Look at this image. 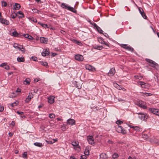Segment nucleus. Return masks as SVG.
I'll use <instances>...</instances> for the list:
<instances>
[{"mask_svg": "<svg viewBox=\"0 0 159 159\" xmlns=\"http://www.w3.org/2000/svg\"><path fill=\"white\" fill-rule=\"evenodd\" d=\"M61 7L62 8H65L75 13L77 12V11L73 7L69 6L68 5L66 4L65 3H62L61 5Z\"/></svg>", "mask_w": 159, "mask_h": 159, "instance_id": "nucleus-1", "label": "nucleus"}, {"mask_svg": "<svg viewBox=\"0 0 159 159\" xmlns=\"http://www.w3.org/2000/svg\"><path fill=\"white\" fill-rule=\"evenodd\" d=\"M138 114L139 118L143 120L146 121L148 117V116L146 113H144L143 112H139L136 113Z\"/></svg>", "mask_w": 159, "mask_h": 159, "instance_id": "nucleus-2", "label": "nucleus"}, {"mask_svg": "<svg viewBox=\"0 0 159 159\" xmlns=\"http://www.w3.org/2000/svg\"><path fill=\"white\" fill-rule=\"evenodd\" d=\"M145 61L150 63L149 66L153 68H155L156 66H158V64L148 58L145 59Z\"/></svg>", "mask_w": 159, "mask_h": 159, "instance_id": "nucleus-3", "label": "nucleus"}, {"mask_svg": "<svg viewBox=\"0 0 159 159\" xmlns=\"http://www.w3.org/2000/svg\"><path fill=\"white\" fill-rule=\"evenodd\" d=\"M116 131L118 133L125 134L126 133V131L125 129H124L121 126L118 125L116 128Z\"/></svg>", "mask_w": 159, "mask_h": 159, "instance_id": "nucleus-4", "label": "nucleus"}, {"mask_svg": "<svg viewBox=\"0 0 159 159\" xmlns=\"http://www.w3.org/2000/svg\"><path fill=\"white\" fill-rule=\"evenodd\" d=\"M148 110L151 113L157 116H159V110L157 109L149 108Z\"/></svg>", "mask_w": 159, "mask_h": 159, "instance_id": "nucleus-5", "label": "nucleus"}, {"mask_svg": "<svg viewBox=\"0 0 159 159\" xmlns=\"http://www.w3.org/2000/svg\"><path fill=\"white\" fill-rule=\"evenodd\" d=\"M85 68L86 69L90 71L93 72L96 70V69L93 66L89 65H86L85 66Z\"/></svg>", "mask_w": 159, "mask_h": 159, "instance_id": "nucleus-6", "label": "nucleus"}, {"mask_svg": "<svg viewBox=\"0 0 159 159\" xmlns=\"http://www.w3.org/2000/svg\"><path fill=\"white\" fill-rule=\"evenodd\" d=\"M75 58L76 60L79 61H82L84 59L83 56L82 55L79 54L75 55Z\"/></svg>", "mask_w": 159, "mask_h": 159, "instance_id": "nucleus-7", "label": "nucleus"}, {"mask_svg": "<svg viewBox=\"0 0 159 159\" xmlns=\"http://www.w3.org/2000/svg\"><path fill=\"white\" fill-rule=\"evenodd\" d=\"M87 139L90 144H93L94 143V140L92 136H88L87 137Z\"/></svg>", "mask_w": 159, "mask_h": 159, "instance_id": "nucleus-8", "label": "nucleus"}, {"mask_svg": "<svg viewBox=\"0 0 159 159\" xmlns=\"http://www.w3.org/2000/svg\"><path fill=\"white\" fill-rule=\"evenodd\" d=\"M129 126L131 128H133L134 130L137 131H141L142 129L137 126H133L131 125H129Z\"/></svg>", "mask_w": 159, "mask_h": 159, "instance_id": "nucleus-9", "label": "nucleus"}, {"mask_svg": "<svg viewBox=\"0 0 159 159\" xmlns=\"http://www.w3.org/2000/svg\"><path fill=\"white\" fill-rule=\"evenodd\" d=\"M115 73V69L114 68H111L108 73V75L109 76H111L114 75Z\"/></svg>", "mask_w": 159, "mask_h": 159, "instance_id": "nucleus-10", "label": "nucleus"}, {"mask_svg": "<svg viewBox=\"0 0 159 159\" xmlns=\"http://www.w3.org/2000/svg\"><path fill=\"white\" fill-rule=\"evenodd\" d=\"M0 22L2 24L8 25L9 24V21L6 19L0 18Z\"/></svg>", "mask_w": 159, "mask_h": 159, "instance_id": "nucleus-11", "label": "nucleus"}, {"mask_svg": "<svg viewBox=\"0 0 159 159\" xmlns=\"http://www.w3.org/2000/svg\"><path fill=\"white\" fill-rule=\"evenodd\" d=\"M49 49H44L43 52H42V55L43 56L45 57L46 55H48L49 54Z\"/></svg>", "mask_w": 159, "mask_h": 159, "instance_id": "nucleus-12", "label": "nucleus"}, {"mask_svg": "<svg viewBox=\"0 0 159 159\" xmlns=\"http://www.w3.org/2000/svg\"><path fill=\"white\" fill-rule=\"evenodd\" d=\"M67 124L69 125H73L75 124V121L72 119H69L67 120Z\"/></svg>", "mask_w": 159, "mask_h": 159, "instance_id": "nucleus-13", "label": "nucleus"}, {"mask_svg": "<svg viewBox=\"0 0 159 159\" xmlns=\"http://www.w3.org/2000/svg\"><path fill=\"white\" fill-rule=\"evenodd\" d=\"M40 42L42 43H46L48 41V39L47 38L43 37H41L40 38Z\"/></svg>", "mask_w": 159, "mask_h": 159, "instance_id": "nucleus-14", "label": "nucleus"}, {"mask_svg": "<svg viewBox=\"0 0 159 159\" xmlns=\"http://www.w3.org/2000/svg\"><path fill=\"white\" fill-rule=\"evenodd\" d=\"M54 97L53 96L49 97L48 98V103L51 104L53 103L54 102Z\"/></svg>", "mask_w": 159, "mask_h": 159, "instance_id": "nucleus-15", "label": "nucleus"}, {"mask_svg": "<svg viewBox=\"0 0 159 159\" xmlns=\"http://www.w3.org/2000/svg\"><path fill=\"white\" fill-rule=\"evenodd\" d=\"M33 98V95L31 92L29 93V95L27 97V98L26 99L27 102H29L30 100Z\"/></svg>", "mask_w": 159, "mask_h": 159, "instance_id": "nucleus-16", "label": "nucleus"}, {"mask_svg": "<svg viewBox=\"0 0 159 159\" xmlns=\"http://www.w3.org/2000/svg\"><path fill=\"white\" fill-rule=\"evenodd\" d=\"M101 159H106L107 158V155L105 153H102L100 155Z\"/></svg>", "mask_w": 159, "mask_h": 159, "instance_id": "nucleus-17", "label": "nucleus"}, {"mask_svg": "<svg viewBox=\"0 0 159 159\" xmlns=\"http://www.w3.org/2000/svg\"><path fill=\"white\" fill-rule=\"evenodd\" d=\"M17 59V61L19 62H23L25 61L24 57L22 56L18 57Z\"/></svg>", "mask_w": 159, "mask_h": 159, "instance_id": "nucleus-18", "label": "nucleus"}, {"mask_svg": "<svg viewBox=\"0 0 159 159\" xmlns=\"http://www.w3.org/2000/svg\"><path fill=\"white\" fill-rule=\"evenodd\" d=\"M13 7L15 9L18 10L20 8V6L18 3H15V5H14Z\"/></svg>", "mask_w": 159, "mask_h": 159, "instance_id": "nucleus-19", "label": "nucleus"}, {"mask_svg": "<svg viewBox=\"0 0 159 159\" xmlns=\"http://www.w3.org/2000/svg\"><path fill=\"white\" fill-rule=\"evenodd\" d=\"M138 84H140V85H141L142 88H146L145 86L146 85V83H145L144 82L142 81H140L139 82H138Z\"/></svg>", "mask_w": 159, "mask_h": 159, "instance_id": "nucleus-20", "label": "nucleus"}, {"mask_svg": "<svg viewBox=\"0 0 159 159\" xmlns=\"http://www.w3.org/2000/svg\"><path fill=\"white\" fill-rule=\"evenodd\" d=\"M19 103V102L18 101H16V102L11 103V104H9V106H10L11 107H13L15 106H16L18 105Z\"/></svg>", "mask_w": 159, "mask_h": 159, "instance_id": "nucleus-21", "label": "nucleus"}, {"mask_svg": "<svg viewBox=\"0 0 159 159\" xmlns=\"http://www.w3.org/2000/svg\"><path fill=\"white\" fill-rule=\"evenodd\" d=\"M24 36L25 38H27L30 40H33L34 39V38L28 34H24Z\"/></svg>", "mask_w": 159, "mask_h": 159, "instance_id": "nucleus-22", "label": "nucleus"}, {"mask_svg": "<svg viewBox=\"0 0 159 159\" xmlns=\"http://www.w3.org/2000/svg\"><path fill=\"white\" fill-rule=\"evenodd\" d=\"M103 47L102 46H100L98 45H96L93 46V48L95 49L98 50H101L102 49Z\"/></svg>", "mask_w": 159, "mask_h": 159, "instance_id": "nucleus-23", "label": "nucleus"}, {"mask_svg": "<svg viewBox=\"0 0 159 159\" xmlns=\"http://www.w3.org/2000/svg\"><path fill=\"white\" fill-rule=\"evenodd\" d=\"M17 14H18L20 15V16H18V17L19 18H22L24 16V14L23 12L21 11H19L17 12Z\"/></svg>", "mask_w": 159, "mask_h": 159, "instance_id": "nucleus-24", "label": "nucleus"}, {"mask_svg": "<svg viewBox=\"0 0 159 159\" xmlns=\"http://www.w3.org/2000/svg\"><path fill=\"white\" fill-rule=\"evenodd\" d=\"M34 145L35 146L39 147H42L43 146L42 143L38 142H36L34 143Z\"/></svg>", "mask_w": 159, "mask_h": 159, "instance_id": "nucleus-25", "label": "nucleus"}, {"mask_svg": "<svg viewBox=\"0 0 159 159\" xmlns=\"http://www.w3.org/2000/svg\"><path fill=\"white\" fill-rule=\"evenodd\" d=\"M12 35L14 37H18L19 35V34L16 30H15L11 33Z\"/></svg>", "mask_w": 159, "mask_h": 159, "instance_id": "nucleus-26", "label": "nucleus"}, {"mask_svg": "<svg viewBox=\"0 0 159 159\" xmlns=\"http://www.w3.org/2000/svg\"><path fill=\"white\" fill-rule=\"evenodd\" d=\"M114 86L117 89L120 90L122 89V88L117 83H114Z\"/></svg>", "mask_w": 159, "mask_h": 159, "instance_id": "nucleus-27", "label": "nucleus"}, {"mask_svg": "<svg viewBox=\"0 0 159 159\" xmlns=\"http://www.w3.org/2000/svg\"><path fill=\"white\" fill-rule=\"evenodd\" d=\"M27 153V152H24L22 154V157L23 158L25 159H27L28 158Z\"/></svg>", "mask_w": 159, "mask_h": 159, "instance_id": "nucleus-28", "label": "nucleus"}, {"mask_svg": "<svg viewBox=\"0 0 159 159\" xmlns=\"http://www.w3.org/2000/svg\"><path fill=\"white\" fill-rule=\"evenodd\" d=\"M40 63L41 65L47 67L48 66V63L46 62L41 61L40 62Z\"/></svg>", "mask_w": 159, "mask_h": 159, "instance_id": "nucleus-29", "label": "nucleus"}, {"mask_svg": "<svg viewBox=\"0 0 159 159\" xmlns=\"http://www.w3.org/2000/svg\"><path fill=\"white\" fill-rule=\"evenodd\" d=\"M74 42L75 43H76L79 45H81L82 44V43L80 42L75 39L74 40Z\"/></svg>", "mask_w": 159, "mask_h": 159, "instance_id": "nucleus-30", "label": "nucleus"}, {"mask_svg": "<svg viewBox=\"0 0 159 159\" xmlns=\"http://www.w3.org/2000/svg\"><path fill=\"white\" fill-rule=\"evenodd\" d=\"M79 143L78 141H73L72 142V145L73 146H77L78 145Z\"/></svg>", "mask_w": 159, "mask_h": 159, "instance_id": "nucleus-31", "label": "nucleus"}, {"mask_svg": "<svg viewBox=\"0 0 159 159\" xmlns=\"http://www.w3.org/2000/svg\"><path fill=\"white\" fill-rule=\"evenodd\" d=\"M32 10L33 12L34 13H37L38 14H39L40 12V11L39 10L35 8L33 9Z\"/></svg>", "mask_w": 159, "mask_h": 159, "instance_id": "nucleus-32", "label": "nucleus"}, {"mask_svg": "<svg viewBox=\"0 0 159 159\" xmlns=\"http://www.w3.org/2000/svg\"><path fill=\"white\" fill-rule=\"evenodd\" d=\"M126 49L127 50H128L130 51L131 52H133V50H134V49L133 48H132L130 46H128V47H127V48H126Z\"/></svg>", "mask_w": 159, "mask_h": 159, "instance_id": "nucleus-33", "label": "nucleus"}, {"mask_svg": "<svg viewBox=\"0 0 159 159\" xmlns=\"http://www.w3.org/2000/svg\"><path fill=\"white\" fill-rule=\"evenodd\" d=\"M119 156L116 153H115L113 155H112V158L114 159H115V158L118 157Z\"/></svg>", "mask_w": 159, "mask_h": 159, "instance_id": "nucleus-34", "label": "nucleus"}, {"mask_svg": "<svg viewBox=\"0 0 159 159\" xmlns=\"http://www.w3.org/2000/svg\"><path fill=\"white\" fill-rule=\"evenodd\" d=\"M98 41L101 44H103L104 41L103 40L102 38H99L98 39Z\"/></svg>", "mask_w": 159, "mask_h": 159, "instance_id": "nucleus-35", "label": "nucleus"}, {"mask_svg": "<svg viewBox=\"0 0 159 159\" xmlns=\"http://www.w3.org/2000/svg\"><path fill=\"white\" fill-rule=\"evenodd\" d=\"M90 24L92 25L93 26V27L97 29L99 26L97 25L94 23H90Z\"/></svg>", "mask_w": 159, "mask_h": 159, "instance_id": "nucleus-36", "label": "nucleus"}, {"mask_svg": "<svg viewBox=\"0 0 159 159\" xmlns=\"http://www.w3.org/2000/svg\"><path fill=\"white\" fill-rule=\"evenodd\" d=\"M141 15L144 19H147V16L144 12H142V13L141 14Z\"/></svg>", "mask_w": 159, "mask_h": 159, "instance_id": "nucleus-37", "label": "nucleus"}, {"mask_svg": "<svg viewBox=\"0 0 159 159\" xmlns=\"http://www.w3.org/2000/svg\"><path fill=\"white\" fill-rule=\"evenodd\" d=\"M134 77L136 79H139V80H141L142 78V77L141 76H139V75H135V76H134Z\"/></svg>", "mask_w": 159, "mask_h": 159, "instance_id": "nucleus-38", "label": "nucleus"}, {"mask_svg": "<svg viewBox=\"0 0 159 159\" xmlns=\"http://www.w3.org/2000/svg\"><path fill=\"white\" fill-rule=\"evenodd\" d=\"M55 115L53 113L50 114H49V117L50 118H54L55 117Z\"/></svg>", "mask_w": 159, "mask_h": 159, "instance_id": "nucleus-39", "label": "nucleus"}, {"mask_svg": "<svg viewBox=\"0 0 159 159\" xmlns=\"http://www.w3.org/2000/svg\"><path fill=\"white\" fill-rule=\"evenodd\" d=\"M97 29V30L101 34H102V32H103V31L101 29V28L98 27Z\"/></svg>", "mask_w": 159, "mask_h": 159, "instance_id": "nucleus-40", "label": "nucleus"}, {"mask_svg": "<svg viewBox=\"0 0 159 159\" xmlns=\"http://www.w3.org/2000/svg\"><path fill=\"white\" fill-rule=\"evenodd\" d=\"M142 138L145 139H147L148 138V135L146 134H142Z\"/></svg>", "mask_w": 159, "mask_h": 159, "instance_id": "nucleus-41", "label": "nucleus"}, {"mask_svg": "<svg viewBox=\"0 0 159 159\" xmlns=\"http://www.w3.org/2000/svg\"><path fill=\"white\" fill-rule=\"evenodd\" d=\"M84 153L85 155H89V151L88 149H85Z\"/></svg>", "mask_w": 159, "mask_h": 159, "instance_id": "nucleus-42", "label": "nucleus"}, {"mask_svg": "<svg viewBox=\"0 0 159 159\" xmlns=\"http://www.w3.org/2000/svg\"><path fill=\"white\" fill-rule=\"evenodd\" d=\"M46 141L48 144H52L54 143V141H53L52 140L48 141L46 140Z\"/></svg>", "mask_w": 159, "mask_h": 159, "instance_id": "nucleus-43", "label": "nucleus"}, {"mask_svg": "<svg viewBox=\"0 0 159 159\" xmlns=\"http://www.w3.org/2000/svg\"><path fill=\"white\" fill-rule=\"evenodd\" d=\"M2 6L6 7L7 5V3L6 2L3 1L2 2Z\"/></svg>", "mask_w": 159, "mask_h": 159, "instance_id": "nucleus-44", "label": "nucleus"}, {"mask_svg": "<svg viewBox=\"0 0 159 159\" xmlns=\"http://www.w3.org/2000/svg\"><path fill=\"white\" fill-rule=\"evenodd\" d=\"M123 123V122L120 120H118L116 121V123L118 125H121Z\"/></svg>", "mask_w": 159, "mask_h": 159, "instance_id": "nucleus-45", "label": "nucleus"}, {"mask_svg": "<svg viewBox=\"0 0 159 159\" xmlns=\"http://www.w3.org/2000/svg\"><path fill=\"white\" fill-rule=\"evenodd\" d=\"M121 46L122 47L125 49L127 48L128 47L127 44H121Z\"/></svg>", "mask_w": 159, "mask_h": 159, "instance_id": "nucleus-46", "label": "nucleus"}, {"mask_svg": "<svg viewBox=\"0 0 159 159\" xmlns=\"http://www.w3.org/2000/svg\"><path fill=\"white\" fill-rule=\"evenodd\" d=\"M22 52H25V49L21 46H20V47H19V49Z\"/></svg>", "mask_w": 159, "mask_h": 159, "instance_id": "nucleus-47", "label": "nucleus"}, {"mask_svg": "<svg viewBox=\"0 0 159 159\" xmlns=\"http://www.w3.org/2000/svg\"><path fill=\"white\" fill-rule=\"evenodd\" d=\"M139 13L141 14L142 13V12H144V11L143 10V9L140 7H139Z\"/></svg>", "mask_w": 159, "mask_h": 159, "instance_id": "nucleus-48", "label": "nucleus"}, {"mask_svg": "<svg viewBox=\"0 0 159 159\" xmlns=\"http://www.w3.org/2000/svg\"><path fill=\"white\" fill-rule=\"evenodd\" d=\"M18 45L17 44V43H15L14 44V45H13V46L14 47L16 48H18V49H19V47H18Z\"/></svg>", "mask_w": 159, "mask_h": 159, "instance_id": "nucleus-49", "label": "nucleus"}, {"mask_svg": "<svg viewBox=\"0 0 159 159\" xmlns=\"http://www.w3.org/2000/svg\"><path fill=\"white\" fill-rule=\"evenodd\" d=\"M142 101H139L138 103V106L139 107H141V106H142V105H143V104H142Z\"/></svg>", "mask_w": 159, "mask_h": 159, "instance_id": "nucleus-50", "label": "nucleus"}, {"mask_svg": "<svg viewBox=\"0 0 159 159\" xmlns=\"http://www.w3.org/2000/svg\"><path fill=\"white\" fill-rule=\"evenodd\" d=\"M87 157L85 155H83L81 156L80 159H86Z\"/></svg>", "mask_w": 159, "mask_h": 159, "instance_id": "nucleus-51", "label": "nucleus"}, {"mask_svg": "<svg viewBox=\"0 0 159 159\" xmlns=\"http://www.w3.org/2000/svg\"><path fill=\"white\" fill-rule=\"evenodd\" d=\"M61 128H62V130L63 131H65L66 129V126L65 125H63L61 126Z\"/></svg>", "mask_w": 159, "mask_h": 159, "instance_id": "nucleus-52", "label": "nucleus"}, {"mask_svg": "<svg viewBox=\"0 0 159 159\" xmlns=\"http://www.w3.org/2000/svg\"><path fill=\"white\" fill-rule=\"evenodd\" d=\"M42 26L45 28H48V25L47 24H43Z\"/></svg>", "mask_w": 159, "mask_h": 159, "instance_id": "nucleus-53", "label": "nucleus"}, {"mask_svg": "<svg viewBox=\"0 0 159 159\" xmlns=\"http://www.w3.org/2000/svg\"><path fill=\"white\" fill-rule=\"evenodd\" d=\"M32 59L33 60L35 61H36L37 60V57H32Z\"/></svg>", "mask_w": 159, "mask_h": 159, "instance_id": "nucleus-54", "label": "nucleus"}, {"mask_svg": "<svg viewBox=\"0 0 159 159\" xmlns=\"http://www.w3.org/2000/svg\"><path fill=\"white\" fill-rule=\"evenodd\" d=\"M17 16V14H12L11 16L12 18L14 19L16 18Z\"/></svg>", "mask_w": 159, "mask_h": 159, "instance_id": "nucleus-55", "label": "nucleus"}, {"mask_svg": "<svg viewBox=\"0 0 159 159\" xmlns=\"http://www.w3.org/2000/svg\"><path fill=\"white\" fill-rule=\"evenodd\" d=\"M16 113L18 115H22L24 114L23 112H22V111H17L16 112Z\"/></svg>", "mask_w": 159, "mask_h": 159, "instance_id": "nucleus-56", "label": "nucleus"}, {"mask_svg": "<svg viewBox=\"0 0 159 159\" xmlns=\"http://www.w3.org/2000/svg\"><path fill=\"white\" fill-rule=\"evenodd\" d=\"M4 109V107H2L1 106L0 107V112L2 111Z\"/></svg>", "mask_w": 159, "mask_h": 159, "instance_id": "nucleus-57", "label": "nucleus"}, {"mask_svg": "<svg viewBox=\"0 0 159 159\" xmlns=\"http://www.w3.org/2000/svg\"><path fill=\"white\" fill-rule=\"evenodd\" d=\"M30 80H27L26 79L25 81V82H26V84H29L30 83Z\"/></svg>", "mask_w": 159, "mask_h": 159, "instance_id": "nucleus-58", "label": "nucleus"}, {"mask_svg": "<svg viewBox=\"0 0 159 159\" xmlns=\"http://www.w3.org/2000/svg\"><path fill=\"white\" fill-rule=\"evenodd\" d=\"M35 1L38 4L41 3L42 2L40 0H35Z\"/></svg>", "mask_w": 159, "mask_h": 159, "instance_id": "nucleus-59", "label": "nucleus"}, {"mask_svg": "<svg viewBox=\"0 0 159 159\" xmlns=\"http://www.w3.org/2000/svg\"><path fill=\"white\" fill-rule=\"evenodd\" d=\"M5 69L7 70H9L10 69V67L8 66H7L6 65L5 66V67H4Z\"/></svg>", "mask_w": 159, "mask_h": 159, "instance_id": "nucleus-60", "label": "nucleus"}, {"mask_svg": "<svg viewBox=\"0 0 159 159\" xmlns=\"http://www.w3.org/2000/svg\"><path fill=\"white\" fill-rule=\"evenodd\" d=\"M15 122L14 121H12L11 123V125L13 126H14L15 125Z\"/></svg>", "mask_w": 159, "mask_h": 159, "instance_id": "nucleus-61", "label": "nucleus"}, {"mask_svg": "<svg viewBox=\"0 0 159 159\" xmlns=\"http://www.w3.org/2000/svg\"><path fill=\"white\" fill-rule=\"evenodd\" d=\"M8 134L10 137H11L13 136V133H11V132H10L8 133Z\"/></svg>", "mask_w": 159, "mask_h": 159, "instance_id": "nucleus-62", "label": "nucleus"}, {"mask_svg": "<svg viewBox=\"0 0 159 159\" xmlns=\"http://www.w3.org/2000/svg\"><path fill=\"white\" fill-rule=\"evenodd\" d=\"M141 108H143L144 109H146L147 108L146 106L144 105V104L141 106Z\"/></svg>", "mask_w": 159, "mask_h": 159, "instance_id": "nucleus-63", "label": "nucleus"}, {"mask_svg": "<svg viewBox=\"0 0 159 159\" xmlns=\"http://www.w3.org/2000/svg\"><path fill=\"white\" fill-rule=\"evenodd\" d=\"M141 108H143L144 109H146L147 108L146 106L144 105V104L141 106Z\"/></svg>", "mask_w": 159, "mask_h": 159, "instance_id": "nucleus-64", "label": "nucleus"}]
</instances>
